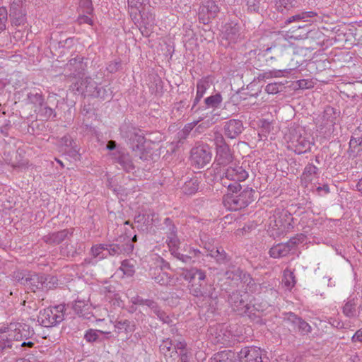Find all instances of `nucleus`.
I'll use <instances>...</instances> for the list:
<instances>
[{
    "label": "nucleus",
    "mask_w": 362,
    "mask_h": 362,
    "mask_svg": "<svg viewBox=\"0 0 362 362\" xmlns=\"http://www.w3.org/2000/svg\"><path fill=\"white\" fill-rule=\"evenodd\" d=\"M35 334L33 329L25 323L15 322L0 328V351L13 349L23 351L33 347L30 339Z\"/></svg>",
    "instance_id": "nucleus-1"
},
{
    "label": "nucleus",
    "mask_w": 362,
    "mask_h": 362,
    "mask_svg": "<svg viewBox=\"0 0 362 362\" xmlns=\"http://www.w3.org/2000/svg\"><path fill=\"white\" fill-rule=\"evenodd\" d=\"M182 276L183 279L188 281L191 285L189 292L192 295L197 298H203L209 303V300H216L218 295L215 293L214 288H210V290H204L202 282L205 280L206 276L205 272L197 268H192L190 269H185L182 272Z\"/></svg>",
    "instance_id": "nucleus-2"
},
{
    "label": "nucleus",
    "mask_w": 362,
    "mask_h": 362,
    "mask_svg": "<svg viewBox=\"0 0 362 362\" xmlns=\"http://www.w3.org/2000/svg\"><path fill=\"white\" fill-rule=\"evenodd\" d=\"M119 135L134 151H139V158L147 160L148 156L144 152V144L146 140L141 130L134 127L130 122H124L119 127Z\"/></svg>",
    "instance_id": "nucleus-3"
},
{
    "label": "nucleus",
    "mask_w": 362,
    "mask_h": 362,
    "mask_svg": "<svg viewBox=\"0 0 362 362\" xmlns=\"http://www.w3.org/2000/svg\"><path fill=\"white\" fill-rule=\"evenodd\" d=\"M249 176L248 172L238 162H235L226 168L222 176H220L221 184L228 191L237 192L242 189L240 182L245 181Z\"/></svg>",
    "instance_id": "nucleus-4"
},
{
    "label": "nucleus",
    "mask_w": 362,
    "mask_h": 362,
    "mask_svg": "<svg viewBox=\"0 0 362 362\" xmlns=\"http://www.w3.org/2000/svg\"><path fill=\"white\" fill-rule=\"evenodd\" d=\"M256 192L250 187L238 190L237 192L228 191L223 197L224 206L230 211H238L245 208L254 201V195Z\"/></svg>",
    "instance_id": "nucleus-5"
},
{
    "label": "nucleus",
    "mask_w": 362,
    "mask_h": 362,
    "mask_svg": "<svg viewBox=\"0 0 362 362\" xmlns=\"http://www.w3.org/2000/svg\"><path fill=\"white\" fill-rule=\"evenodd\" d=\"M287 49L283 45H273L257 54L259 66L274 67L283 63L286 59Z\"/></svg>",
    "instance_id": "nucleus-6"
},
{
    "label": "nucleus",
    "mask_w": 362,
    "mask_h": 362,
    "mask_svg": "<svg viewBox=\"0 0 362 362\" xmlns=\"http://www.w3.org/2000/svg\"><path fill=\"white\" fill-rule=\"evenodd\" d=\"M288 142V147L293 149L296 153L302 154L310 150V136L302 127L290 129Z\"/></svg>",
    "instance_id": "nucleus-7"
},
{
    "label": "nucleus",
    "mask_w": 362,
    "mask_h": 362,
    "mask_svg": "<svg viewBox=\"0 0 362 362\" xmlns=\"http://www.w3.org/2000/svg\"><path fill=\"white\" fill-rule=\"evenodd\" d=\"M64 305L47 308L40 312L37 317L38 322L43 327H50L62 322L64 318Z\"/></svg>",
    "instance_id": "nucleus-8"
},
{
    "label": "nucleus",
    "mask_w": 362,
    "mask_h": 362,
    "mask_svg": "<svg viewBox=\"0 0 362 362\" xmlns=\"http://www.w3.org/2000/svg\"><path fill=\"white\" fill-rule=\"evenodd\" d=\"M52 280H54V277L30 273L18 279L21 284L33 292H35L40 289L49 288L51 286L49 284L51 283Z\"/></svg>",
    "instance_id": "nucleus-9"
},
{
    "label": "nucleus",
    "mask_w": 362,
    "mask_h": 362,
    "mask_svg": "<svg viewBox=\"0 0 362 362\" xmlns=\"http://www.w3.org/2000/svg\"><path fill=\"white\" fill-rule=\"evenodd\" d=\"M303 235L301 234L291 238L286 243H279L272 247L269 254L272 258H281L293 253L298 244L303 243Z\"/></svg>",
    "instance_id": "nucleus-10"
},
{
    "label": "nucleus",
    "mask_w": 362,
    "mask_h": 362,
    "mask_svg": "<svg viewBox=\"0 0 362 362\" xmlns=\"http://www.w3.org/2000/svg\"><path fill=\"white\" fill-rule=\"evenodd\" d=\"M212 153L207 144H200L193 147L190 152L191 162L197 169L204 168L211 160Z\"/></svg>",
    "instance_id": "nucleus-11"
},
{
    "label": "nucleus",
    "mask_w": 362,
    "mask_h": 362,
    "mask_svg": "<svg viewBox=\"0 0 362 362\" xmlns=\"http://www.w3.org/2000/svg\"><path fill=\"white\" fill-rule=\"evenodd\" d=\"M9 16L12 25H24L27 22L25 1L13 0L10 6Z\"/></svg>",
    "instance_id": "nucleus-12"
},
{
    "label": "nucleus",
    "mask_w": 362,
    "mask_h": 362,
    "mask_svg": "<svg viewBox=\"0 0 362 362\" xmlns=\"http://www.w3.org/2000/svg\"><path fill=\"white\" fill-rule=\"evenodd\" d=\"M284 322L289 327L290 329L294 332L298 331L303 335L308 334L312 332L311 326L293 313H286Z\"/></svg>",
    "instance_id": "nucleus-13"
},
{
    "label": "nucleus",
    "mask_w": 362,
    "mask_h": 362,
    "mask_svg": "<svg viewBox=\"0 0 362 362\" xmlns=\"http://www.w3.org/2000/svg\"><path fill=\"white\" fill-rule=\"evenodd\" d=\"M73 90L83 97H98L99 90L91 78H81L73 85Z\"/></svg>",
    "instance_id": "nucleus-14"
},
{
    "label": "nucleus",
    "mask_w": 362,
    "mask_h": 362,
    "mask_svg": "<svg viewBox=\"0 0 362 362\" xmlns=\"http://www.w3.org/2000/svg\"><path fill=\"white\" fill-rule=\"evenodd\" d=\"M264 351L257 346H245L238 353L240 362H268V358L263 357Z\"/></svg>",
    "instance_id": "nucleus-15"
},
{
    "label": "nucleus",
    "mask_w": 362,
    "mask_h": 362,
    "mask_svg": "<svg viewBox=\"0 0 362 362\" xmlns=\"http://www.w3.org/2000/svg\"><path fill=\"white\" fill-rule=\"evenodd\" d=\"M245 295L246 293H244V296ZM228 303L233 309L240 315H250L252 313L250 304L245 303L243 295L240 294L238 291H234L229 296Z\"/></svg>",
    "instance_id": "nucleus-16"
},
{
    "label": "nucleus",
    "mask_w": 362,
    "mask_h": 362,
    "mask_svg": "<svg viewBox=\"0 0 362 362\" xmlns=\"http://www.w3.org/2000/svg\"><path fill=\"white\" fill-rule=\"evenodd\" d=\"M347 153L349 158H356L362 153V129L356 128L353 132L349 141Z\"/></svg>",
    "instance_id": "nucleus-17"
},
{
    "label": "nucleus",
    "mask_w": 362,
    "mask_h": 362,
    "mask_svg": "<svg viewBox=\"0 0 362 362\" xmlns=\"http://www.w3.org/2000/svg\"><path fill=\"white\" fill-rule=\"evenodd\" d=\"M137 240V237L136 235H134L132 238L130 236L127 235H121L115 241V253H124V254H129L133 251L134 245L133 243Z\"/></svg>",
    "instance_id": "nucleus-18"
},
{
    "label": "nucleus",
    "mask_w": 362,
    "mask_h": 362,
    "mask_svg": "<svg viewBox=\"0 0 362 362\" xmlns=\"http://www.w3.org/2000/svg\"><path fill=\"white\" fill-rule=\"evenodd\" d=\"M117 163L127 172H130L134 169L132 160L127 152L122 148H119L115 141V162Z\"/></svg>",
    "instance_id": "nucleus-19"
},
{
    "label": "nucleus",
    "mask_w": 362,
    "mask_h": 362,
    "mask_svg": "<svg viewBox=\"0 0 362 362\" xmlns=\"http://www.w3.org/2000/svg\"><path fill=\"white\" fill-rule=\"evenodd\" d=\"M243 124L240 119H231L224 123L225 135L231 139L237 138L243 131Z\"/></svg>",
    "instance_id": "nucleus-20"
},
{
    "label": "nucleus",
    "mask_w": 362,
    "mask_h": 362,
    "mask_svg": "<svg viewBox=\"0 0 362 362\" xmlns=\"http://www.w3.org/2000/svg\"><path fill=\"white\" fill-rule=\"evenodd\" d=\"M164 225L165 226L163 228V230L167 235V243L169 247H177L180 244V241L177 235L176 226L169 218H165Z\"/></svg>",
    "instance_id": "nucleus-21"
},
{
    "label": "nucleus",
    "mask_w": 362,
    "mask_h": 362,
    "mask_svg": "<svg viewBox=\"0 0 362 362\" xmlns=\"http://www.w3.org/2000/svg\"><path fill=\"white\" fill-rule=\"evenodd\" d=\"M291 214L287 211L277 213L269 217V226L274 229L282 230L290 225Z\"/></svg>",
    "instance_id": "nucleus-22"
},
{
    "label": "nucleus",
    "mask_w": 362,
    "mask_h": 362,
    "mask_svg": "<svg viewBox=\"0 0 362 362\" xmlns=\"http://www.w3.org/2000/svg\"><path fill=\"white\" fill-rule=\"evenodd\" d=\"M144 1L145 0H127L129 6L139 10L142 23L146 26H151L154 23V16L151 13H145L146 8L145 6H144Z\"/></svg>",
    "instance_id": "nucleus-23"
},
{
    "label": "nucleus",
    "mask_w": 362,
    "mask_h": 362,
    "mask_svg": "<svg viewBox=\"0 0 362 362\" xmlns=\"http://www.w3.org/2000/svg\"><path fill=\"white\" fill-rule=\"evenodd\" d=\"M72 232L67 229L62 230L58 232L49 233L43 236L42 240L45 243L50 245H59L62 243L69 235H71Z\"/></svg>",
    "instance_id": "nucleus-24"
},
{
    "label": "nucleus",
    "mask_w": 362,
    "mask_h": 362,
    "mask_svg": "<svg viewBox=\"0 0 362 362\" xmlns=\"http://www.w3.org/2000/svg\"><path fill=\"white\" fill-rule=\"evenodd\" d=\"M233 160L234 157L229 146L216 151V161L217 165L228 167L235 163Z\"/></svg>",
    "instance_id": "nucleus-25"
},
{
    "label": "nucleus",
    "mask_w": 362,
    "mask_h": 362,
    "mask_svg": "<svg viewBox=\"0 0 362 362\" xmlns=\"http://www.w3.org/2000/svg\"><path fill=\"white\" fill-rule=\"evenodd\" d=\"M223 37L230 43H236L241 39L240 28L237 24H229L226 26Z\"/></svg>",
    "instance_id": "nucleus-26"
},
{
    "label": "nucleus",
    "mask_w": 362,
    "mask_h": 362,
    "mask_svg": "<svg viewBox=\"0 0 362 362\" xmlns=\"http://www.w3.org/2000/svg\"><path fill=\"white\" fill-rule=\"evenodd\" d=\"M219 12V8L215 1L212 0L206 1L199 8V16L208 15V18H214Z\"/></svg>",
    "instance_id": "nucleus-27"
},
{
    "label": "nucleus",
    "mask_w": 362,
    "mask_h": 362,
    "mask_svg": "<svg viewBox=\"0 0 362 362\" xmlns=\"http://www.w3.org/2000/svg\"><path fill=\"white\" fill-rule=\"evenodd\" d=\"M316 16L317 13L313 11H304L288 18L285 23L289 24L293 22H310Z\"/></svg>",
    "instance_id": "nucleus-28"
},
{
    "label": "nucleus",
    "mask_w": 362,
    "mask_h": 362,
    "mask_svg": "<svg viewBox=\"0 0 362 362\" xmlns=\"http://www.w3.org/2000/svg\"><path fill=\"white\" fill-rule=\"evenodd\" d=\"M200 182L199 178L194 177L186 181L182 187V191L185 194L192 195L195 194L199 189Z\"/></svg>",
    "instance_id": "nucleus-29"
},
{
    "label": "nucleus",
    "mask_w": 362,
    "mask_h": 362,
    "mask_svg": "<svg viewBox=\"0 0 362 362\" xmlns=\"http://www.w3.org/2000/svg\"><path fill=\"white\" fill-rule=\"evenodd\" d=\"M134 273V265L132 264V261L128 259L123 260L121 267L115 272L117 276L121 278H123L124 276H132Z\"/></svg>",
    "instance_id": "nucleus-30"
},
{
    "label": "nucleus",
    "mask_w": 362,
    "mask_h": 362,
    "mask_svg": "<svg viewBox=\"0 0 362 362\" xmlns=\"http://www.w3.org/2000/svg\"><path fill=\"white\" fill-rule=\"evenodd\" d=\"M207 255L214 258L218 264H226L230 260V257L222 247L213 248Z\"/></svg>",
    "instance_id": "nucleus-31"
},
{
    "label": "nucleus",
    "mask_w": 362,
    "mask_h": 362,
    "mask_svg": "<svg viewBox=\"0 0 362 362\" xmlns=\"http://www.w3.org/2000/svg\"><path fill=\"white\" fill-rule=\"evenodd\" d=\"M318 171V168L314 165L313 164H308L303 170V173L301 175L302 182H305L306 185L309 184L312 182L313 177L317 175Z\"/></svg>",
    "instance_id": "nucleus-32"
},
{
    "label": "nucleus",
    "mask_w": 362,
    "mask_h": 362,
    "mask_svg": "<svg viewBox=\"0 0 362 362\" xmlns=\"http://www.w3.org/2000/svg\"><path fill=\"white\" fill-rule=\"evenodd\" d=\"M211 362H235V354L231 351H224L216 354Z\"/></svg>",
    "instance_id": "nucleus-33"
},
{
    "label": "nucleus",
    "mask_w": 362,
    "mask_h": 362,
    "mask_svg": "<svg viewBox=\"0 0 362 362\" xmlns=\"http://www.w3.org/2000/svg\"><path fill=\"white\" fill-rule=\"evenodd\" d=\"M245 276V274H243V270L239 267L233 264H230L227 270L225 272V276L228 279L238 281L241 279L242 276Z\"/></svg>",
    "instance_id": "nucleus-34"
},
{
    "label": "nucleus",
    "mask_w": 362,
    "mask_h": 362,
    "mask_svg": "<svg viewBox=\"0 0 362 362\" xmlns=\"http://www.w3.org/2000/svg\"><path fill=\"white\" fill-rule=\"evenodd\" d=\"M35 111L41 117L42 119L48 120L52 117H56V112L54 109L48 107L47 105L43 103L42 106H40L37 110L35 109Z\"/></svg>",
    "instance_id": "nucleus-35"
},
{
    "label": "nucleus",
    "mask_w": 362,
    "mask_h": 362,
    "mask_svg": "<svg viewBox=\"0 0 362 362\" xmlns=\"http://www.w3.org/2000/svg\"><path fill=\"white\" fill-rule=\"evenodd\" d=\"M91 251L94 257H98L100 259L111 255L110 249L105 247L103 245L93 246Z\"/></svg>",
    "instance_id": "nucleus-36"
},
{
    "label": "nucleus",
    "mask_w": 362,
    "mask_h": 362,
    "mask_svg": "<svg viewBox=\"0 0 362 362\" xmlns=\"http://www.w3.org/2000/svg\"><path fill=\"white\" fill-rule=\"evenodd\" d=\"M222 102V96L220 93H216L215 95L207 97L204 100V103L206 107L207 108H216L218 107Z\"/></svg>",
    "instance_id": "nucleus-37"
},
{
    "label": "nucleus",
    "mask_w": 362,
    "mask_h": 362,
    "mask_svg": "<svg viewBox=\"0 0 362 362\" xmlns=\"http://www.w3.org/2000/svg\"><path fill=\"white\" fill-rule=\"evenodd\" d=\"M131 302L133 305H146L151 310H152V308H156V302L151 299H144L139 296L132 297L131 298Z\"/></svg>",
    "instance_id": "nucleus-38"
},
{
    "label": "nucleus",
    "mask_w": 362,
    "mask_h": 362,
    "mask_svg": "<svg viewBox=\"0 0 362 362\" xmlns=\"http://www.w3.org/2000/svg\"><path fill=\"white\" fill-rule=\"evenodd\" d=\"M28 100L38 108L44 103V98L40 92L32 91L29 93Z\"/></svg>",
    "instance_id": "nucleus-39"
},
{
    "label": "nucleus",
    "mask_w": 362,
    "mask_h": 362,
    "mask_svg": "<svg viewBox=\"0 0 362 362\" xmlns=\"http://www.w3.org/2000/svg\"><path fill=\"white\" fill-rule=\"evenodd\" d=\"M159 318L160 321L163 323L171 325L173 323V320L164 311L161 310L158 305L157 303H156V308H152L151 310Z\"/></svg>",
    "instance_id": "nucleus-40"
},
{
    "label": "nucleus",
    "mask_w": 362,
    "mask_h": 362,
    "mask_svg": "<svg viewBox=\"0 0 362 362\" xmlns=\"http://www.w3.org/2000/svg\"><path fill=\"white\" fill-rule=\"evenodd\" d=\"M173 341L171 339H170L169 338H167V339L163 340L159 346L160 353L165 356L170 353L173 354L172 353V351H173Z\"/></svg>",
    "instance_id": "nucleus-41"
},
{
    "label": "nucleus",
    "mask_w": 362,
    "mask_h": 362,
    "mask_svg": "<svg viewBox=\"0 0 362 362\" xmlns=\"http://www.w3.org/2000/svg\"><path fill=\"white\" fill-rule=\"evenodd\" d=\"M153 279L156 283L162 286L168 285L171 280L170 276L164 272H160Z\"/></svg>",
    "instance_id": "nucleus-42"
},
{
    "label": "nucleus",
    "mask_w": 362,
    "mask_h": 362,
    "mask_svg": "<svg viewBox=\"0 0 362 362\" xmlns=\"http://www.w3.org/2000/svg\"><path fill=\"white\" fill-rule=\"evenodd\" d=\"M284 88L282 83H271L266 86L265 91L269 94H276L283 90Z\"/></svg>",
    "instance_id": "nucleus-43"
},
{
    "label": "nucleus",
    "mask_w": 362,
    "mask_h": 362,
    "mask_svg": "<svg viewBox=\"0 0 362 362\" xmlns=\"http://www.w3.org/2000/svg\"><path fill=\"white\" fill-rule=\"evenodd\" d=\"M209 81L206 78L199 80L197 83V93L204 96L206 90L210 88Z\"/></svg>",
    "instance_id": "nucleus-44"
},
{
    "label": "nucleus",
    "mask_w": 362,
    "mask_h": 362,
    "mask_svg": "<svg viewBox=\"0 0 362 362\" xmlns=\"http://www.w3.org/2000/svg\"><path fill=\"white\" fill-rule=\"evenodd\" d=\"M214 144L216 147V151L221 148H225L228 147L229 146L226 143L225 139L223 136L219 133V132H215L214 133Z\"/></svg>",
    "instance_id": "nucleus-45"
},
{
    "label": "nucleus",
    "mask_w": 362,
    "mask_h": 362,
    "mask_svg": "<svg viewBox=\"0 0 362 362\" xmlns=\"http://www.w3.org/2000/svg\"><path fill=\"white\" fill-rule=\"evenodd\" d=\"M355 303L353 300H349L343 307V313L348 317H353L355 315Z\"/></svg>",
    "instance_id": "nucleus-46"
},
{
    "label": "nucleus",
    "mask_w": 362,
    "mask_h": 362,
    "mask_svg": "<svg viewBox=\"0 0 362 362\" xmlns=\"http://www.w3.org/2000/svg\"><path fill=\"white\" fill-rule=\"evenodd\" d=\"M103 332L95 329H89L85 334V339L88 342L96 341L99 339V335L103 334Z\"/></svg>",
    "instance_id": "nucleus-47"
},
{
    "label": "nucleus",
    "mask_w": 362,
    "mask_h": 362,
    "mask_svg": "<svg viewBox=\"0 0 362 362\" xmlns=\"http://www.w3.org/2000/svg\"><path fill=\"white\" fill-rule=\"evenodd\" d=\"M8 21V11L5 7H0V33L6 29Z\"/></svg>",
    "instance_id": "nucleus-48"
},
{
    "label": "nucleus",
    "mask_w": 362,
    "mask_h": 362,
    "mask_svg": "<svg viewBox=\"0 0 362 362\" xmlns=\"http://www.w3.org/2000/svg\"><path fill=\"white\" fill-rule=\"evenodd\" d=\"M281 73H282L281 70L274 69L272 71H269L267 72H264L262 74H259L257 78L259 81H261V80L270 78L273 76L278 77V76H281Z\"/></svg>",
    "instance_id": "nucleus-49"
},
{
    "label": "nucleus",
    "mask_w": 362,
    "mask_h": 362,
    "mask_svg": "<svg viewBox=\"0 0 362 362\" xmlns=\"http://www.w3.org/2000/svg\"><path fill=\"white\" fill-rule=\"evenodd\" d=\"M79 7L83 9V12L90 14L93 11L91 0H78Z\"/></svg>",
    "instance_id": "nucleus-50"
},
{
    "label": "nucleus",
    "mask_w": 362,
    "mask_h": 362,
    "mask_svg": "<svg viewBox=\"0 0 362 362\" xmlns=\"http://www.w3.org/2000/svg\"><path fill=\"white\" fill-rule=\"evenodd\" d=\"M261 0H247V6L250 11L258 13L259 11Z\"/></svg>",
    "instance_id": "nucleus-51"
},
{
    "label": "nucleus",
    "mask_w": 362,
    "mask_h": 362,
    "mask_svg": "<svg viewBox=\"0 0 362 362\" xmlns=\"http://www.w3.org/2000/svg\"><path fill=\"white\" fill-rule=\"evenodd\" d=\"M284 282L285 286L288 288H291L292 287H293L296 284L295 276H294L293 274L290 272H288V274H286L285 273Z\"/></svg>",
    "instance_id": "nucleus-52"
},
{
    "label": "nucleus",
    "mask_w": 362,
    "mask_h": 362,
    "mask_svg": "<svg viewBox=\"0 0 362 362\" xmlns=\"http://www.w3.org/2000/svg\"><path fill=\"white\" fill-rule=\"evenodd\" d=\"M177 247H171L170 248V250L171 251V254L177 258L178 259L182 261L183 262L187 263L189 262L191 260V257L188 255H185L183 254H180V252H177L176 250Z\"/></svg>",
    "instance_id": "nucleus-53"
},
{
    "label": "nucleus",
    "mask_w": 362,
    "mask_h": 362,
    "mask_svg": "<svg viewBox=\"0 0 362 362\" xmlns=\"http://www.w3.org/2000/svg\"><path fill=\"white\" fill-rule=\"evenodd\" d=\"M62 145L69 148L73 146L75 144V141L72 139V138L69 135H65L61 139Z\"/></svg>",
    "instance_id": "nucleus-54"
},
{
    "label": "nucleus",
    "mask_w": 362,
    "mask_h": 362,
    "mask_svg": "<svg viewBox=\"0 0 362 362\" xmlns=\"http://www.w3.org/2000/svg\"><path fill=\"white\" fill-rule=\"evenodd\" d=\"M295 0H279L277 4L279 7L288 8L289 7H293L295 6Z\"/></svg>",
    "instance_id": "nucleus-55"
},
{
    "label": "nucleus",
    "mask_w": 362,
    "mask_h": 362,
    "mask_svg": "<svg viewBox=\"0 0 362 362\" xmlns=\"http://www.w3.org/2000/svg\"><path fill=\"white\" fill-rule=\"evenodd\" d=\"M130 327V323L127 320L124 321H118L116 324H115V327L119 329H124L126 331L128 330V329Z\"/></svg>",
    "instance_id": "nucleus-56"
},
{
    "label": "nucleus",
    "mask_w": 362,
    "mask_h": 362,
    "mask_svg": "<svg viewBox=\"0 0 362 362\" xmlns=\"http://www.w3.org/2000/svg\"><path fill=\"white\" fill-rule=\"evenodd\" d=\"M65 152L72 158H76L78 156V149L76 148L75 144H74L73 146L69 147V149L65 150Z\"/></svg>",
    "instance_id": "nucleus-57"
},
{
    "label": "nucleus",
    "mask_w": 362,
    "mask_h": 362,
    "mask_svg": "<svg viewBox=\"0 0 362 362\" xmlns=\"http://www.w3.org/2000/svg\"><path fill=\"white\" fill-rule=\"evenodd\" d=\"M77 21L79 24H84V23H86V24H88V25H92L93 24V21L92 19L87 16H85V15H83V16H80L78 19H77Z\"/></svg>",
    "instance_id": "nucleus-58"
},
{
    "label": "nucleus",
    "mask_w": 362,
    "mask_h": 362,
    "mask_svg": "<svg viewBox=\"0 0 362 362\" xmlns=\"http://www.w3.org/2000/svg\"><path fill=\"white\" fill-rule=\"evenodd\" d=\"M173 345H174V347H173V351H172V353L175 352L176 354L177 353V350L185 349L186 346H187V344L185 341H177L176 344H175Z\"/></svg>",
    "instance_id": "nucleus-59"
},
{
    "label": "nucleus",
    "mask_w": 362,
    "mask_h": 362,
    "mask_svg": "<svg viewBox=\"0 0 362 362\" xmlns=\"http://www.w3.org/2000/svg\"><path fill=\"white\" fill-rule=\"evenodd\" d=\"M329 323L337 329H342L344 327V323L335 318H330Z\"/></svg>",
    "instance_id": "nucleus-60"
},
{
    "label": "nucleus",
    "mask_w": 362,
    "mask_h": 362,
    "mask_svg": "<svg viewBox=\"0 0 362 362\" xmlns=\"http://www.w3.org/2000/svg\"><path fill=\"white\" fill-rule=\"evenodd\" d=\"M204 176L208 180V183L209 184H211V182H213L217 178V177L214 175V170H208L204 174Z\"/></svg>",
    "instance_id": "nucleus-61"
},
{
    "label": "nucleus",
    "mask_w": 362,
    "mask_h": 362,
    "mask_svg": "<svg viewBox=\"0 0 362 362\" xmlns=\"http://www.w3.org/2000/svg\"><path fill=\"white\" fill-rule=\"evenodd\" d=\"M84 305V303L82 302V301H76L73 308L74 309V310L77 313H81L82 312L81 310V307Z\"/></svg>",
    "instance_id": "nucleus-62"
},
{
    "label": "nucleus",
    "mask_w": 362,
    "mask_h": 362,
    "mask_svg": "<svg viewBox=\"0 0 362 362\" xmlns=\"http://www.w3.org/2000/svg\"><path fill=\"white\" fill-rule=\"evenodd\" d=\"M353 341H362V329L358 330L352 337Z\"/></svg>",
    "instance_id": "nucleus-63"
},
{
    "label": "nucleus",
    "mask_w": 362,
    "mask_h": 362,
    "mask_svg": "<svg viewBox=\"0 0 362 362\" xmlns=\"http://www.w3.org/2000/svg\"><path fill=\"white\" fill-rule=\"evenodd\" d=\"M117 305L118 307L123 308L124 304L120 299V297L117 293H115V305Z\"/></svg>",
    "instance_id": "nucleus-64"
}]
</instances>
